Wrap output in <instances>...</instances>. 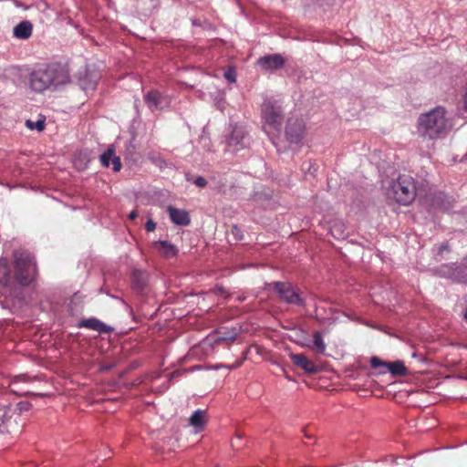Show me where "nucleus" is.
Returning a JSON list of instances; mask_svg holds the SVG:
<instances>
[{"mask_svg":"<svg viewBox=\"0 0 467 467\" xmlns=\"http://www.w3.org/2000/svg\"><path fill=\"white\" fill-rule=\"evenodd\" d=\"M70 82L68 71L59 64L52 63L33 70L28 78V87L36 93L54 92Z\"/></svg>","mask_w":467,"mask_h":467,"instance_id":"nucleus-1","label":"nucleus"},{"mask_svg":"<svg viewBox=\"0 0 467 467\" xmlns=\"http://www.w3.org/2000/svg\"><path fill=\"white\" fill-rule=\"evenodd\" d=\"M450 129L443 107H437L421 114L418 119L419 134L429 140H436L445 136Z\"/></svg>","mask_w":467,"mask_h":467,"instance_id":"nucleus-2","label":"nucleus"},{"mask_svg":"<svg viewBox=\"0 0 467 467\" xmlns=\"http://www.w3.org/2000/svg\"><path fill=\"white\" fill-rule=\"evenodd\" d=\"M15 277L22 286H28L36 278V265L34 257L29 252L16 251Z\"/></svg>","mask_w":467,"mask_h":467,"instance_id":"nucleus-3","label":"nucleus"},{"mask_svg":"<svg viewBox=\"0 0 467 467\" xmlns=\"http://www.w3.org/2000/svg\"><path fill=\"white\" fill-rule=\"evenodd\" d=\"M264 130L268 134H279L283 123V109L277 101L266 99L262 105Z\"/></svg>","mask_w":467,"mask_h":467,"instance_id":"nucleus-4","label":"nucleus"},{"mask_svg":"<svg viewBox=\"0 0 467 467\" xmlns=\"http://www.w3.org/2000/svg\"><path fill=\"white\" fill-rule=\"evenodd\" d=\"M416 191L413 178L409 175H400L396 182H393L390 193L400 204L409 205L414 201Z\"/></svg>","mask_w":467,"mask_h":467,"instance_id":"nucleus-5","label":"nucleus"},{"mask_svg":"<svg viewBox=\"0 0 467 467\" xmlns=\"http://www.w3.org/2000/svg\"><path fill=\"white\" fill-rule=\"evenodd\" d=\"M276 293L279 299L289 305L304 306L299 289L287 282H273L268 285Z\"/></svg>","mask_w":467,"mask_h":467,"instance_id":"nucleus-6","label":"nucleus"},{"mask_svg":"<svg viewBox=\"0 0 467 467\" xmlns=\"http://www.w3.org/2000/svg\"><path fill=\"white\" fill-rule=\"evenodd\" d=\"M306 133V125L302 119L291 117L287 119L285 134L290 143L299 144Z\"/></svg>","mask_w":467,"mask_h":467,"instance_id":"nucleus-7","label":"nucleus"},{"mask_svg":"<svg viewBox=\"0 0 467 467\" xmlns=\"http://www.w3.org/2000/svg\"><path fill=\"white\" fill-rule=\"evenodd\" d=\"M370 365L373 368H379L380 374L389 371L392 376H405L408 373V369L402 361L385 362L378 357H372Z\"/></svg>","mask_w":467,"mask_h":467,"instance_id":"nucleus-8","label":"nucleus"},{"mask_svg":"<svg viewBox=\"0 0 467 467\" xmlns=\"http://www.w3.org/2000/svg\"><path fill=\"white\" fill-rule=\"evenodd\" d=\"M425 202L428 204L429 211L432 213L446 212L452 207L451 198L441 192L428 194Z\"/></svg>","mask_w":467,"mask_h":467,"instance_id":"nucleus-9","label":"nucleus"},{"mask_svg":"<svg viewBox=\"0 0 467 467\" xmlns=\"http://www.w3.org/2000/svg\"><path fill=\"white\" fill-rule=\"evenodd\" d=\"M144 101L151 111L162 110L171 104V98L158 90H150L144 96Z\"/></svg>","mask_w":467,"mask_h":467,"instance_id":"nucleus-10","label":"nucleus"},{"mask_svg":"<svg viewBox=\"0 0 467 467\" xmlns=\"http://www.w3.org/2000/svg\"><path fill=\"white\" fill-rule=\"evenodd\" d=\"M289 358L296 367L303 369L305 372L308 374H315L319 371V368L316 364H314V362L309 360L307 357L304 354L291 353L289 355Z\"/></svg>","mask_w":467,"mask_h":467,"instance_id":"nucleus-11","label":"nucleus"},{"mask_svg":"<svg viewBox=\"0 0 467 467\" xmlns=\"http://www.w3.org/2000/svg\"><path fill=\"white\" fill-rule=\"evenodd\" d=\"M167 212L169 213L171 221L176 225L186 226L191 223V218L187 211L183 209H178L173 206H168Z\"/></svg>","mask_w":467,"mask_h":467,"instance_id":"nucleus-12","label":"nucleus"},{"mask_svg":"<svg viewBox=\"0 0 467 467\" xmlns=\"http://www.w3.org/2000/svg\"><path fill=\"white\" fill-rule=\"evenodd\" d=\"M258 64L265 70L277 69L284 66L285 59L279 54L268 55L259 58Z\"/></svg>","mask_w":467,"mask_h":467,"instance_id":"nucleus-13","label":"nucleus"},{"mask_svg":"<svg viewBox=\"0 0 467 467\" xmlns=\"http://www.w3.org/2000/svg\"><path fill=\"white\" fill-rule=\"evenodd\" d=\"M33 28L34 26L30 21H21L13 28V36L17 39L26 40L31 37Z\"/></svg>","mask_w":467,"mask_h":467,"instance_id":"nucleus-14","label":"nucleus"},{"mask_svg":"<svg viewBox=\"0 0 467 467\" xmlns=\"http://www.w3.org/2000/svg\"><path fill=\"white\" fill-rule=\"evenodd\" d=\"M245 136L246 132L241 127H234L232 130V133L228 139V145L231 147H234L237 150L245 147Z\"/></svg>","mask_w":467,"mask_h":467,"instance_id":"nucleus-15","label":"nucleus"},{"mask_svg":"<svg viewBox=\"0 0 467 467\" xmlns=\"http://www.w3.org/2000/svg\"><path fill=\"white\" fill-rule=\"evenodd\" d=\"M13 410L5 406L0 408V432H10L13 424ZM16 423V420H14Z\"/></svg>","mask_w":467,"mask_h":467,"instance_id":"nucleus-16","label":"nucleus"},{"mask_svg":"<svg viewBox=\"0 0 467 467\" xmlns=\"http://www.w3.org/2000/svg\"><path fill=\"white\" fill-rule=\"evenodd\" d=\"M79 327H85L98 332H108L107 326L97 318L83 319L78 324Z\"/></svg>","mask_w":467,"mask_h":467,"instance_id":"nucleus-17","label":"nucleus"},{"mask_svg":"<svg viewBox=\"0 0 467 467\" xmlns=\"http://www.w3.org/2000/svg\"><path fill=\"white\" fill-rule=\"evenodd\" d=\"M190 424L197 431H202L206 424L205 410H198L190 418Z\"/></svg>","mask_w":467,"mask_h":467,"instance_id":"nucleus-18","label":"nucleus"},{"mask_svg":"<svg viewBox=\"0 0 467 467\" xmlns=\"http://www.w3.org/2000/svg\"><path fill=\"white\" fill-rule=\"evenodd\" d=\"M153 245L155 248H158L165 257H173L178 252L177 248L167 241H157Z\"/></svg>","mask_w":467,"mask_h":467,"instance_id":"nucleus-19","label":"nucleus"},{"mask_svg":"<svg viewBox=\"0 0 467 467\" xmlns=\"http://www.w3.org/2000/svg\"><path fill=\"white\" fill-rule=\"evenodd\" d=\"M308 348L316 350L319 354L325 353L327 345L324 341L321 332L315 331L313 333V344H312V346L308 345Z\"/></svg>","mask_w":467,"mask_h":467,"instance_id":"nucleus-20","label":"nucleus"},{"mask_svg":"<svg viewBox=\"0 0 467 467\" xmlns=\"http://www.w3.org/2000/svg\"><path fill=\"white\" fill-rule=\"evenodd\" d=\"M11 280V273L8 262L5 258H0V283L7 285Z\"/></svg>","mask_w":467,"mask_h":467,"instance_id":"nucleus-21","label":"nucleus"},{"mask_svg":"<svg viewBox=\"0 0 467 467\" xmlns=\"http://www.w3.org/2000/svg\"><path fill=\"white\" fill-rule=\"evenodd\" d=\"M114 158V150L112 148L108 149L100 156V162L103 166L109 167L110 161Z\"/></svg>","mask_w":467,"mask_h":467,"instance_id":"nucleus-22","label":"nucleus"},{"mask_svg":"<svg viewBox=\"0 0 467 467\" xmlns=\"http://www.w3.org/2000/svg\"><path fill=\"white\" fill-rule=\"evenodd\" d=\"M26 125L32 130H36L37 131H42L45 129V119H38L37 121L27 119Z\"/></svg>","mask_w":467,"mask_h":467,"instance_id":"nucleus-23","label":"nucleus"},{"mask_svg":"<svg viewBox=\"0 0 467 467\" xmlns=\"http://www.w3.org/2000/svg\"><path fill=\"white\" fill-rule=\"evenodd\" d=\"M193 182L197 187L200 188H204L207 185L206 179L202 176L197 177Z\"/></svg>","mask_w":467,"mask_h":467,"instance_id":"nucleus-24","label":"nucleus"},{"mask_svg":"<svg viewBox=\"0 0 467 467\" xmlns=\"http://www.w3.org/2000/svg\"><path fill=\"white\" fill-rule=\"evenodd\" d=\"M113 170L114 171H119L121 169V162L119 157H114L112 159Z\"/></svg>","mask_w":467,"mask_h":467,"instance_id":"nucleus-25","label":"nucleus"},{"mask_svg":"<svg viewBox=\"0 0 467 467\" xmlns=\"http://www.w3.org/2000/svg\"><path fill=\"white\" fill-rule=\"evenodd\" d=\"M156 228V223L151 220L149 219L145 223V230L147 232H153Z\"/></svg>","mask_w":467,"mask_h":467,"instance_id":"nucleus-26","label":"nucleus"},{"mask_svg":"<svg viewBox=\"0 0 467 467\" xmlns=\"http://www.w3.org/2000/svg\"><path fill=\"white\" fill-rule=\"evenodd\" d=\"M224 77L229 82L235 81V73L234 71L225 72Z\"/></svg>","mask_w":467,"mask_h":467,"instance_id":"nucleus-27","label":"nucleus"},{"mask_svg":"<svg viewBox=\"0 0 467 467\" xmlns=\"http://www.w3.org/2000/svg\"><path fill=\"white\" fill-rule=\"evenodd\" d=\"M232 234L236 236V239L241 240L243 239V236L240 234V230L237 226H233L232 228Z\"/></svg>","mask_w":467,"mask_h":467,"instance_id":"nucleus-28","label":"nucleus"},{"mask_svg":"<svg viewBox=\"0 0 467 467\" xmlns=\"http://www.w3.org/2000/svg\"><path fill=\"white\" fill-rule=\"evenodd\" d=\"M138 217V213L137 211H132L130 214H129V218L130 220H135L136 218Z\"/></svg>","mask_w":467,"mask_h":467,"instance_id":"nucleus-29","label":"nucleus"},{"mask_svg":"<svg viewBox=\"0 0 467 467\" xmlns=\"http://www.w3.org/2000/svg\"><path fill=\"white\" fill-rule=\"evenodd\" d=\"M448 249V245L447 244H441L440 249H439V254H442V252L444 250H447Z\"/></svg>","mask_w":467,"mask_h":467,"instance_id":"nucleus-30","label":"nucleus"},{"mask_svg":"<svg viewBox=\"0 0 467 467\" xmlns=\"http://www.w3.org/2000/svg\"><path fill=\"white\" fill-rule=\"evenodd\" d=\"M464 319H465V320H466V322H467V309H466V310H465V312H464Z\"/></svg>","mask_w":467,"mask_h":467,"instance_id":"nucleus-31","label":"nucleus"},{"mask_svg":"<svg viewBox=\"0 0 467 467\" xmlns=\"http://www.w3.org/2000/svg\"><path fill=\"white\" fill-rule=\"evenodd\" d=\"M239 366H240V363H239V364H237V365L233 366L232 368H237V367H239Z\"/></svg>","mask_w":467,"mask_h":467,"instance_id":"nucleus-32","label":"nucleus"}]
</instances>
